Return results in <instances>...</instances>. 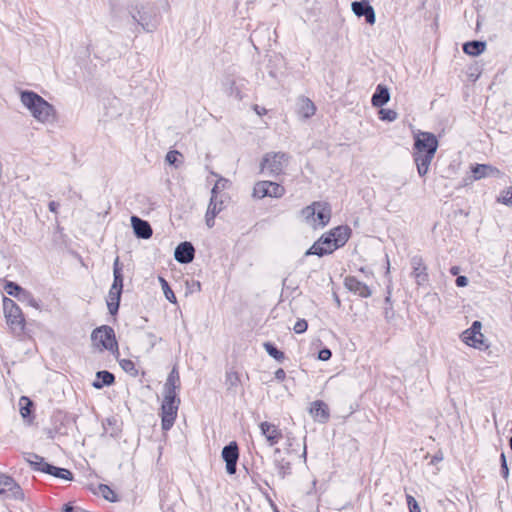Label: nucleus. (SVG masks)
<instances>
[{
    "mask_svg": "<svg viewBox=\"0 0 512 512\" xmlns=\"http://www.w3.org/2000/svg\"><path fill=\"white\" fill-rule=\"evenodd\" d=\"M110 13L111 17L119 22L130 17L146 32H153L158 26L155 9L149 3L133 0L123 5L119 2H113L110 5Z\"/></svg>",
    "mask_w": 512,
    "mask_h": 512,
    "instance_id": "f257e3e1",
    "label": "nucleus"
},
{
    "mask_svg": "<svg viewBox=\"0 0 512 512\" xmlns=\"http://www.w3.org/2000/svg\"><path fill=\"white\" fill-rule=\"evenodd\" d=\"M413 158L420 176L427 174L438 148L436 136L430 132L416 131L413 134Z\"/></svg>",
    "mask_w": 512,
    "mask_h": 512,
    "instance_id": "f03ea898",
    "label": "nucleus"
},
{
    "mask_svg": "<svg viewBox=\"0 0 512 512\" xmlns=\"http://www.w3.org/2000/svg\"><path fill=\"white\" fill-rule=\"evenodd\" d=\"M20 102L28 110L33 119L43 125L53 124L57 113L52 104L33 91H21Z\"/></svg>",
    "mask_w": 512,
    "mask_h": 512,
    "instance_id": "7ed1b4c3",
    "label": "nucleus"
},
{
    "mask_svg": "<svg viewBox=\"0 0 512 512\" xmlns=\"http://www.w3.org/2000/svg\"><path fill=\"white\" fill-rule=\"evenodd\" d=\"M302 222L314 230L324 228L331 219V207L327 202L315 201L299 212Z\"/></svg>",
    "mask_w": 512,
    "mask_h": 512,
    "instance_id": "20e7f679",
    "label": "nucleus"
},
{
    "mask_svg": "<svg viewBox=\"0 0 512 512\" xmlns=\"http://www.w3.org/2000/svg\"><path fill=\"white\" fill-rule=\"evenodd\" d=\"M91 341L93 347L100 352L107 350L113 355L118 354V344L115 333L110 326L103 325L94 329L91 333Z\"/></svg>",
    "mask_w": 512,
    "mask_h": 512,
    "instance_id": "39448f33",
    "label": "nucleus"
},
{
    "mask_svg": "<svg viewBox=\"0 0 512 512\" xmlns=\"http://www.w3.org/2000/svg\"><path fill=\"white\" fill-rule=\"evenodd\" d=\"M289 163V156L282 152H270L264 155L261 163V172L268 176H278Z\"/></svg>",
    "mask_w": 512,
    "mask_h": 512,
    "instance_id": "423d86ee",
    "label": "nucleus"
},
{
    "mask_svg": "<svg viewBox=\"0 0 512 512\" xmlns=\"http://www.w3.org/2000/svg\"><path fill=\"white\" fill-rule=\"evenodd\" d=\"M350 237L348 226H338L323 234L319 239L324 248L330 247V254L336 249L344 246Z\"/></svg>",
    "mask_w": 512,
    "mask_h": 512,
    "instance_id": "0eeeda50",
    "label": "nucleus"
},
{
    "mask_svg": "<svg viewBox=\"0 0 512 512\" xmlns=\"http://www.w3.org/2000/svg\"><path fill=\"white\" fill-rule=\"evenodd\" d=\"M3 311L7 324L13 331L22 332L25 327V318L19 306L10 298H3Z\"/></svg>",
    "mask_w": 512,
    "mask_h": 512,
    "instance_id": "6e6552de",
    "label": "nucleus"
},
{
    "mask_svg": "<svg viewBox=\"0 0 512 512\" xmlns=\"http://www.w3.org/2000/svg\"><path fill=\"white\" fill-rule=\"evenodd\" d=\"M482 324L474 321L472 326L462 333V340L468 346L484 351L489 348L488 340L481 333Z\"/></svg>",
    "mask_w": 512,
    "mask_h": 512,
    "instance_id": "1a4fd4ad",
    "label": "nucleus"
},
{
    "mask_svg": "<svg viewBox=\"0 0 512 512\" xmlns=\"http://www.w3.org/2000/svg\"><path fill=\"white\" fill-rule=\"evenodd\" d=\"M24 493L20 485L10 476L0 473V500H23Z\"/></svg>",
    "mask_w": 512,
    "mask_h": 512,
    "instance_id": "9d476101",
    "label": "nucleus"
},
{
    "mask_svg": "<svg viewBox=\"0 0 512 512\" xmlns=\"http://www.w3.org/2000/svg\"><path fill=\"white\" fill-rule=\"evenodd\" d=\"M285 194V188L272 181H258L253 187V197L262 199L264 197L281 198Z\"/></svg>",
    "mask_w": 512,
    "mask_h": 512,
    "instance_id": "9b49d317",
    "label": "nucleus"
},
{
    "mask_svg": "<svg viewBox=\"0 0 512 512\" xmlns=\"http://www.w3.org/2000/svg\"><path fill=\"white\" fill-rule=\"evenodd\" d=\"M180 401H165L161 406L162 429L169 430L175 422Z\"/></svg>",
    "mask_w": 512,
    "mask_h": 512,
    "instance_id": "f8f14e48",
    "label": "nucleus"
},
{
    "mask_svg": "<svg viewBox=\"0 0 512 512\" xmlns=\"http://www.w3.org/2000/svg\"><path fill=\"white\" fill-rule=\"evenodd\" d=\"M180 386V378L178 371L176 368H173L172 371L169 373L165 385H164V391L163 396L165 401H180L179 398H177V390Z\"/></svg>",
    "mask_w": 512,
    "mask_h": 512,
    "instance_id": "ddd939ff",
    "label": "nucleus"
},
{
    "mask_svg": "<svg viewBox=\"0 0 512 512\" xmlns=\"http://www.w3.org/2000/svg\"><path fill=\"white\" fill-rule=\"evenodd\" d=\"M261 436L264 437L269 447H273L279 443L283 434L281 430L273 423L264 421L259 424Z\"/></svg>",
    "mask_w": 512,
    "mask_h": 512,
    "instance_id": "4468645a",
    "label": "nucleus"
},
{
    "mask_svg": "<svg viewBox=\"0 0 512 512\" xmlns=\"http://www.w3.org/2000/svg\"><path fill=\"white\" fill-rule=\"evenodd\" d=\"M222 457L226 462V471L232 475L236 472V463L239 457L238 447L235 442H231L222 450Z\"/></svg>",
    "mask_w": 512,
    "mask_h": 512,
    "instance_id": "2eb2a0df",
    "label": "nucleus"
},
{
    "mask_svg": "<svg viewBox=\"0 0 512 512\" xmlns=\"http://www.w3.org/2000/svg\"><path fill=\"white\" fill-rule=\"evenodd\" d=\"M351 9L353 13L358 16H364L367 23L373 25L376 21V15L374 8L365 0L355 1L351 4Z\"/></svg>",
    "mask_w": 512,
    "mask_h": 512,
    "instance_id": "dca6fc26",
    "label": "nucleus"
},
{
    "mask_svg": "<svg viewBox=\"0 0 512 512\" xmlns=\"http://www.w3.org/2000/svg\"><path fill=\"white\" fill-rule=\"evenodd\" d=\"M223 199L222 197H218L217 195H211L210 202L207 207V211L205 214L206 225L209 228L214 226L215 217L223 210Z\"/></svg>",
    "mask_w": 512,
    "mask_h": 512,
    "instance_id": "f3484780",
    "label": "nucleus"
},
{
    "mask_svg": "<svg viewBox=\"0 0 512 512\" xmlns=\"http://www.w3.org/2000/svg\"><path fill=\"white\" fill-rule=\"evenodd\" d=\"M195 249L190 242L180 243L174 251L175 260L182 264H187L193 261Z\"/></svg>",
    "mask_w": 512,
    "mask_h": 512,
    "instance_id": "a211bd4d",
    "label": "nucleus"
},
{
    "mask_svg": "<svg viewBox=\"0 0 512 512\" xmlns=\"http://www.w3.org/2000/svg\"><path fill=\"white\" fill-rule=\"evenodd\" d=\"M345 287L356 295L367 298L371 296L370 288L353 276H347L344 280Z\"/></svg>",
    "mask_w": 512,
    "mask_h": 512,
    "instance_id": "6ab92c4d",
    "label": "nucleus"
},
{
    "mask_svg": "<svg viewBox=\"0 0 512 512\" xmlns=\"http://www.w3.org/2000/svg\"><path fill=\"white\" fill-rule=\"evenodd\" d=\"M472 173L474 180H480L486 177H501V171L489 164H477L472 167Z\"/></svg>",
    "mask_w": 512,
    "mask_h": 512,
    "instance_id": "aec40b11",
    "label": "nucleus"
},
{
    "mask_svg": "<svg viewBox=\"0 0 512 512\" xmlns=\"http://www.w3.org/2000/svg\"><path fill=\"white\" fill-rule=\"evenodd\" d=\"M316 112L314 103L307 97L301 96L296 101V113L302 119L312 117Z\"/></svg>",
    "mask_w": 512,
    "mask_h": 512,
    "instance_id": "412c9836",
    "label": "nucleus"
},
{
    "mask_svg": "<svg viewBox=\"0 0 512 512\" xmlns=\"http://www.w3.org/2000/svg\"><path fill=\"white\" fill-rule=\"evenodd\" d=\"M131 224L133 231L138 238L149 239L152 236V228L147 221L142 220L137 216H132Z\"/></svg>",
    "mask_w": 512,
    "mask_h": 512,
    "instance_id": "4be33fe9",
    "label": "nucleus"
},
{
    "mask_svg": "<svg viewBox=\"0 0 512 512\" xmlns=\"http://www.w3.org/2000/svg\"><path fill=\"white\" fill-rule=\"evenodd\" d=\"M312 417L321 423H324L329 418L328 406L322 401H314L309 410Z\"/></svg>",
    "mask_w": 512,
    "mask_h": 512,
    "instance_id": "5701e85b",
    "label": "nucleus"
},
{
    "mask_svg": "<svg viewBox=\"0 0 512 512\" xmlns=\"http://www.w3.org/2000/svg\"><path fill=\"white\" fill-rule=\"evenodd\" d=\"M390 100V93L386 86L379 84L372 96L371 102L375 107H382Z\"/></svg>",
    "mask_w": 512,
    "mask_h": 512,
    "instance_id": "b1692460",
    "label": "nucleus"
},
{
    "mask_svg": "<svg viewBox=\"0 0 512 512\" xmlns=\"http://www.w3.org/2000/svg\"><path fill=\"white\" fill-rule=\"evenodd\" d=\"M413 272L412 276L418 285H423L427 281L426 267L422 264L421 259H412Z\"/></svg>",
    "mask_w": 512,
    "mask_h": 512,
    "instance_id": "393cba45",
    "label": "nucleus"
},
{
    "mask_svg": "<svg viewBox=\"0 0 512 512\" xmlns=\"http://www.w3.org/2000/svg\"><path fill=\"white\" fill-rule=\"evenodd\" d=\"M114 382V375L108 371H99L96 373V379L93 381L92 386L96 389H101L103 386H109Z\"/></svg>",
    "mask_w": 512,
    "mask_h": 512,
    "instance_id": "a878e982",
    "label": "nucleus"
},
{
    "mask_svg": "<svg viewBox=\"0 0 512 512\" xmlns=\"http://www.w3.org/2000/svg\"><path fill=\"white\" fill-rule=\"evenodd\" d=\"M486 49V43L483 41H471L463 45V51L470 56H478Z\"/></svg>",
    "mask_w": 512,
    "mask_h": 512,
    "instance_id": "bb28decb",
    "label": "nucleus"
},
{
    "mask_svg": "<svg viewBox=\"0 0 512 512\" xmlns=\"http://www.w3.org/2000/svg\"><path fill=\"white\" fill-rule=\"evenodd\" d=\"M122 290H114V288H110L107 300V306L110 313H115L119 308V302L121 297Z\"/></svg>",
    "mask_w": 512,
    "mask_h": 512,
    "instance_id": "cd10ccee",
    "label": "nucleus"
},
{
    "mask_svg": "<svg viewBox=\"0 0 512 512\" xmlns=\"http://www.w3.org/2000/svg\"><path fill=\"white\" fill-rule=\"evenodd\" d=\"M26 461L33 467L34 470L44 473L47 472L46 466H49V464L44 461L43 457H40L36 454H28Z\"/></svg>",
    "mask_w": 512,
    "mask_h": 512,
    "instance_id": "c85d7f7f",
    "label": "nucleus"
},
{
    "mask_svg": "<svg viewBox=\"0 0 512 512\" xmlns=\"http://www.w3.org/2000/svg\"><path fill=\"white\" fill-rule=\"evenodd\" d=\"M47 474L53 475L57 478L64 479V480H72L73 476L72 473L64 468H58L53 465L46 466Z\"/></svg>",
    "mask_w": 512,
    "mask_h": 512,
    "instance_id": "c756f323",
    "label": "nucleus"
},
{
    "mask_svg": "<svg viewBox=\"0 0 512 512\" xmlns=\"http://www.w3.org/2000/svg\"><path fill=\"white\" fill-rule=\"evenodd\" d=\"M330 254V247L328 249L324 248L320 239H318L306 252L305 256L316 255L322 257L324 255Z\"/></svg>",
    "mask_w": 512,
    "mask_h": 512,
    "instance_id": "7c9ffc66",
    "label": "nucleus"
},
{
    "mask_svg": "<svg viewBox=\"0 0 512 512\" xmlns=\"http://www.w3.org/2000/svg\"><path fill=\"white\" fill-rule=\"evenodd\" d=\"M24 290L25 289H23L21 286L11 281L7 282L4 285V291L8 295L15 297L16 299H19Z\"/></svg>",
    "mask_w": 512,
    "mask_h": 512,
    "instance_id": "2f4dec72",
    "label": "nucleus"
},
{
    "mask_svg": "<svg viewBox=\"0 0 512 512\" xmlns=\"http://www.w3.org/2000/svg\"><path fill=\"white\" fill-rule=\"evenodd\" d=\"M31 406H32V401L28 397H26V396L20 397V399H19L20 414L24 419L30 415Z\"/></svg>",
    "mask_w": 512,
    "mask_h": 512,
    "instance_id": "473e14b6",
    "label": "nucleus"
},
{
    "mask_svg": "<svg viewBox=\"0 0 512 512\" xmlns=\"http://www.w3.org/2000/svg\"><path fill=\"white\" fill-rule=\"evenodd\" d=\"M497 201L505 206L512 207V187L503 189L497 197Z\"/></svg>",
    "mask_w": 512,
    "mask_h": 512,
    "instance_id": "72a5a7b5",
    "label": "nucleus"
},
{
    "mask_svg": "<svg viewBox=\"0 0 512 512\" xmlns=\"http://www.w3.org/2000/svg\"><path fill=\"white\" fill-rule=\"evenodd\" d=\"M159 282L161 284V288L163 290L165 298L171 303H176V296L172 289L170 288L168 282L162 277H159Z\"/></svg>",
    "mask_w": 512,
    "mask_h": 512,
    "instance_id": "f704fd0d",
    "label": "nucleus"
},
{
    "mask_svg": "<svg viewBox=\"0 0 512 512\" xmlns=\"http://www.w3.org/2000/svg\"><path fill=\"white\" fill-rule=\"evenodd\" d=\"M264 348L269 356L273 357L277 361L281 362L284 360V353L278 350L273 344L266 342L264 343Z\"/></svg>",
    "mask_w": 512,
    "mask_h": 512,
    "instance_id": "c9c22d12",
    "label": "nucleus"
},
{
    "mask_svg": "<svg viewBox=\"0 0 512 512\" xmlns=\"http://www.w3.org/2000/svg\"><path fill=\"white\" fill-rule=\"evenodd\" d=\"M121 368L128 374L132 376H136L138 374V370L135 366V363L130 359H121L119 361Z\"/></svg>",
    "mask_w": 512,
    "mask_h": 512,
    "instance_id": "e433bc0d",
    "label": "nucleus"
},
{
    "mask_svg": "<svg viewBox=\"0 0 512 512\" xmlns=\"http://www.w3.org/2000/svg\"><path fill=\"white\" fill-rule=\"evenodd\" d=\"M98 491L103 496L104 499H106L110 502L117 501L116 494L109 486L101 484L98 487Z\"/></svg>",
    "mask_w": 512,
    "mask_h": 512,
    "instance_id": "4c0bfd02",
    "label": "nucleus"
},
{
    "mask_svg": "<svg viewBox=\"0 0 512 512\" xmlns=\"http://www.w3.org/2000/svg\"><path fill=\"white\" fill-rule=\"evenodd\" d=\"M18 300L20 302L28 304L29 306H31L35 309L40 308L38 301L32 296V294L30 292H28L26 290L23 291V293L21 294V296L19 297Z\"/></svg>",
    "mask_w": 512,
    "mask_h": 512,
    "instance_id": "58836bf2",
    "label": "nucleus"
},
{
    "mask_svg": "<svg viewBox=\"0 0 512 512\" xmlns=\"http://www.w3.org/2000/svg\"><path fill=\"white\" fill-rule=\"evenodd\" d=\"M397 117V112L392 109L381 108L379 111V118L383 121L393 122Z\"/></svg>",
    "mask_w": 512,
    "mask_h": 512,
    "instance_id": "ea45409f",
    "label": "nucleus"
},
{
    "mask_svg": "<svg viewBox=\"0 0 512 512\" xmlns=\"http://www.w3.org/2000/svg\"><path fill=\"white\" fill-rule=\"evenodd\" d=\"M230 183L227 179L225 178H219L214 187L212 188L211 190V195H217L218 196V193L220 191H223L225 189H227L229 187Z\"/></svg>",
    "mask_w": 512,
    "mask_h": 512,
    "instance_id": "a19ab883",
    "label": "nucleus"
},
{
    "mask_svg": "<svg viewBox=\"0 0 512 512\" xmlns=\"http://www.w3.org/2000/svg\"><path fill=\"white\" fill-rule=\"evenodd\" d=\"M406 500L410 512H421V508L417 500L412 495H407Z\"/></svg>",
    "mask_w": 512,
    "mask_h": 512,
    "instance_id": "79ce46f5",
    "label": "nucleus"
},
{
    "mask_svg": "<svg viewBox=\"0 0 512 512\" xmlns=\"http://www.w3.org/2000/svg\"><path fill=\"white\" fill-rule=\"evenodd\" d=\"M307 328H308L307 322L304 319H301L295 323L293 330L295 333L301 334V333H304L307 330Z\"/></svg>",
    "mask_w": 512,
    "mask_h": 512,
    "instance_id": "37998d69",
    "label": "nucleus"
},
{
    "mask_svg": "<svg viewBox=\"0 0 512 512\" xmlns=\"http://www.w3.org/2000/svg\"><path fill=\"white\" fill-rule=\"evenodd\" d=\"M114 276V280H113V284H112V288H114V290H122L123 288V275L122 273L121 274H113Z\"/></svg>",
    "mask_w": 512,
    "mask_h": 512,
    "instance_id": "c03bdc74",
    "label": "nucleus"
},
{
    "mask_svg": "<svg viewBox=\"0 0 512 512\" xmlns=\"http://www.w3.org/2000/svg\"><path fill=\"white\" fill-rule=\"evenodd\" d=\"M179 156H180V153L178 151H169L166 154L165 159L170 165H174L177 162Z\"/></svg>",
    "mask_w": 512,
    "mask_h": 512,
    "instance_id": "a18cd8bd",
    "label": "nucleus"
},
{
    "mask_svg": "<svg viewBox=\"0 0 512 512\" xmlns=\"http://www.w3.org/2000/svg\"><path fill=\"white\" fill-rule=\"evenodd\" d=\"M331 358V351L327 348H324L319 351L318 359L321 361H327Z\"/></svg>",
    "mask_w": 512,
    "mask_h": 512,
    "instance_id": "49530a36",
    "label": "nucleus"
},
{
    "mask_svg": "<svg viewBox=\"0 0 512 512\" xmlns=\"http://www.w3.org/2000/svg\"><path fill=\"white\" fill-rule=\"evenodd\" d=\"M455 283H456V285H457L458 287H465V286H467V285H468L469 280H468V278H467V277H465V276H458V277L456 278Z\"/></svg>",
    "mask_w": 512,
    "mask_h": 512,
    "instance_id": "de8ad7c7",
    "label": "nucleus"
},
{
    "mask_svg": "<svg viewBox=\"0 0 512 512\" xmlns=\"http://www.w3.org/2000/svg\"><path fill=\"white\" fill-rule=\"evenodd\" d=\"M121 267H120V261H119V257H116V259L114 260V264H113V274H121Z\"/></svg>",
    "mask_w": 512,
    "mask_h": 512,
    "instance_id": "09e8293b",
    "label": "nucleus"
},
{
    "mask_svg": "<svg viewBox=\"0 0 512 512\" xmlns=\"http://www.w3.org/2000/svg\"><path fill=\"white\" fill-rule=\"evenodd\" d=\"M286 377V373L283 369L279 368L278 370H276L275 372V378L279 381H283Z\"/></svg>",
    "mask_w": 512,
    "mask_h": 512,
    "instance_id": "8fccbe9b",
    "label": "nucleus"
},
{
    "mask_svg": "<svg viewBox=\"0 0 512 512\" xmlns=\"http://www.w3.org/2000/svg\"><path fill=\"white\" fill-rule=\"evenodd\" d=\"M253 109L256 112V114L259 116L265 115L267 113L266 108L258 106V105H254Z\"/></svg>",
    "mask_w": 512,
    "mask_h": 512,
    "instance_id": "3c124183",
    "label": "nucleus"
},
{
    "mask_svg": "<svg viewBox=\"0 0 512 512\" xmlns=\"http://www.w3.org/2000/svg\"><path fill=\"white\" fill-rule=\"evenodd\" d=\"M501 474L504 479H508V477H509L508 465H501Z\"/></svg>",
    "mask_w": 512,
    "mask_h": 512,
    "instance_id": "603ef678",
    "label": "nucleus"
},
{
    "mask_svg": "<svg viewBox=\"0 0 512 512\" xmlns=\"http://www.w3.org/2000/svg\"><path fill=\"white\" fill-rule=\"evenodd\" d=\"M58 207H59V204H58L57 202H55V201H51V202L49 203V210H50L51 212H53V213H56V212H57Z\"/></svg>",
    "mask_w": 512,
    "mask_h": 512,
    "instance_id": "864d4df0",
    "label": "nucleus"
},
{
    "mask_svg": "<svg viewBox=\"0 0 512 512\" xmlns=\"http://www.w3.org/2000/svg\"><path fill=\"white\" fill-rule=\"evenodd\" d=\"M227 378H228V380L231 382V384H232V385H233V384H234V382L237 380V376H236V374H234V373H229V374L227 375Z\"/></svg>",
    "mask_w": 512,
    "mask_h": 512,
    "instance_id": "5fc2aeb1",
    "label": "nucleus"
},
{
    "mask_svg": "<svg viewBox=\"0 0 512 512\" xmlns=\"http://www.w3.org/2000/svg\"><path fill=\"white\" fill-rule=\"evenodd\" d=\"M77 508H73L71 505L67 504L63 508V512H75Z\"/></svg>",
    "mask_w": 512,
    "mask_h": 512,
    "instance_id": "6e6d98bb",
    "label": "nucleus"
},
{
    "mask_svg": "<svg viewBox=\"0 0 512 512\" xmlns=\"http://www.w3.org/2000/svg\"><path fill=\"white\" fill-rule=\"evenodd\" d=\"M292 441H293V438L289 434H287V450L291 449V447L293 445Z\"/></svg>",
    "mask_w": 512,
    "mask_h": 512,
    "instance_id": "4d7b16f0",
    "label": "nucleus"
},
{
    "mask_svg": "<svg viewBox=\"0 0 512 512\" xmlns=\"http://www.w3.org/2000/svg\"><path fill=\"white\" fill-rule=\"evenodd\" d=\"M459 272H460V268L457 266L450 268V274L458 275Z\"/></svg>",
    "mask_w": 512,
    "mask_h": 512,
    "instance_id": "13d9d810",
    "label": "nucleus"
},
{
    "mask_svg": "<svg viewBox=\"0 0 512 512\" xmlns=\"http://www.w3.org/2000/svg\"><path fill=\"white\" fill-rule=\"evenodd\" d=\"M500 460H501V465H507V460H506V456L504 453L501 454Z\"/></svg>",
    "mask_w": 512,
    "mask_h": 512,
    "instance_id": "bf43d9fd",
    "label": "nucleus"
},
{
    "mask_svg": "<svg viewBox=\"0 0 512 512\" xmlns=\"http://www.w3.org/2000/svg\"><path fill=\"white\" fill-rule=\"evenodd\" d=\"M306 455H307L306 445L304 444L303 453H302V456L304 459L306 458Z\"/></svg>",
    "mask_w": 512,
    "mask_h": 512,
    "instance_id": "052dcab7",
    "label": "nucleus"
},
{
    "mask_svg": "<svg viewBox=\"0 0 512 512\" xmlns=\"http://www.w3.org/2000/svg\"><path fill=\"white\" fill-rule=\"evenodd\" d=\"M387 265H388L387 271L389 272V270H390V262H389V259H387Z\"/></svg>",
    "mask_w": 512,
    "mask_h": 512,
    "instance_id": "680f3d73",
    "label": "nucleus"
},
{
    "mask_svg": "<svg viewBox=\"0 0 512 512\" xmlns=\"http://www.w3.org/2000/svg\"><path fill=\"white\" fill-rule=\"evenodd\" d=\"M509 445H510V448H511V450H512V437H511V438H510V440H509Z\"/></svg>",
    "mask_w": 512,
    "mask_h": 512,
    "instance_id": "e2e57ef3",
    "label": "nucleus"
}]
</instances>
